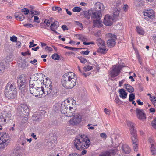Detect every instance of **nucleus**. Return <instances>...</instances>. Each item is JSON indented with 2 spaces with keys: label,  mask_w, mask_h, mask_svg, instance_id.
Masks as SVG:
<instances>
[{
  "label": "nucleus",
  "mask_w": 156,
  "mask_h": 156,
  "mask_svg": "<svg viewBox=\"0 0 156 156\" xmlns=\"http://www.w3.org/2000/svg\"><path fill=\"white\" fill-rule=\"evenodd\" d=\"M34 75L31 77L29 81V87L30 92L33 95L41 98L45 97L44 94V89L41 86L42 80H40L38 77Z\"/></svg>",
  "instance_id": "1"
},
{
  "label": "nucleus",
  "mask_w": 156,
  "mask_h": 156,
  "mask_svg": "<svg viewBox=\"0 0 156 156\" xmlns=\"http://www.w3.org/2000/svg\"><path fill=\"white\" fill-rule=\"evenodd\" d=\"M76 77L72 72L67 73L62 77L61 83L63 86L66 89H71L76 85Z\"/></svg>",
  "instance_id": "2"
},
{
  "label": "nucleus",
  "mask_w": 156,
  "mask_h": 156,
  "mask_svg": "<svg viewBox=\"0 0 156 156\" xmlns=\"http://www.w3.org/2000/svg\"><path fill=\"white\" fill-rule=\"evenodd\" d=\"M74 146L79 150L80 149L87 148L90 144V140L84 135H79L76 137L74 141Z\"/></svg>",
  "instance_id": "3"
},
{
  "label": "nucleus",
  "mask_w": 156,
  "mask_h": 156,
  "mask_svg": "<svg viewBox=\"0 0 156 156\" xmlns=\"http://www.w3.org/2000/svg\"><path fill=\"white\" fill-rule=\"evenodd\" d=\"M17 89L15 83L10 81L8 82L5 87V95L9 99H14L16 96Z\"/></svg>",
  "instance_id": "4"
},
{
  "label": "nucleus",
  "mask_w": 156,
  "mask_h": 156,
  "mask_svg": "<svg viewBox=\"0 0 156 156\" xmlns=\"http://www.w3.org/2000/svg\"><path fill=\"white\" fill-rule=\"evenodd\" d=\"M10 141L9 136L7 133H0V149L5 148L8 146Z\"/></svg>",
  "instance_id": "5"
},
{
  "label": "nucleus",
  "mask_w": 156,
  "mask_h": 156,
  "mask_svg": "<svg viewBox=\"0 0 156 156\" xmlns=\"http://www.w3.org/2000/svg\"><path fill=\"white\" fill-rule=\"evenodd\" d=\"M27 78L25 74H22L20 76L17 80V84L19 89L23 92L25 90V86L26 84Z\"/></svg>",
  "instance_id": "6"
},
{
  "label": "nucleus",
  "mask_w": 156,
  "mask_h": 156,
  "mask_svg": "<svg viewBox=\"0 0 156 156\" xmlns=\"http://www.w3.org/2000/svg\"><path fill=\"white\" fill-rule=\"evenodd\" d=\"M46 90H44V94L45 96H48L50 98H52L55 96L58 92L56 88L50 84L48 87H46Z\"/></svg>",
  "instance_id": "7"
},
{
  "label": "nucleus",
  "mask_w": 156,
  "mask_h": 156,
  "mask_svg": "<svg viewBox=\"0 0 156 156\" xmlns=\"http://www.w3.org/2000/svg\"><path fill=\"white\" fill-rule=\"evenodd\" d=\"M123 66L121 65H114L112 68L111 72V77H114L118 76L120 73V71Z\"/></svg>",
  "instance_id": "8"
},
{
  "label": "nucleus",
  "mask_w": 156,
  "mask_h": 156,
  "mask_svg": "<svg viewBox=\"0 0 156 156\" xmlns=\"http://www.w3.org/2000/svg\"><path fill=\"white\" fill-rule=\"evenodd\" d=\"M81 121V115L78 114L75 115L69 121L70 124L73 125H77L79 124Z\"/></svg>",
  "instance_id": "9"
},
{
  "label": "nucleus",
  "mask_w": 156,
  "mask_h": 156,
  "mask_svg": "<svg viewBox=\"0 0 156 156\" xmlns=\"http://www.w3.org/2000/svg\"><path fill=\"white\" fill-rule=\"evenodd\" d=\"M11 117L10 112L3 111L0 113V121L2 122H5L6 120H9Z\"/></svg>",
  "instance_id": "10"
},
{
  "label": "nucleus",
  "mask_w": 156,
  "mask_h": 156,
  "mask_svg": "<svg viewBox=\"0 0 156 156\" xmlns=\"http://www.w3.org/2000/svg\"><path fill=\"white\" fill-rule=\"evenodd\" d=\"M143 13L145 19H147V18H148L153 19L154 18V12L152 10H147L144 11L143 12Z\"/></svg>",
  "instance_id": "11"
},
{
  "label": "nucleus",
  "mask_w": 156,
  "mask_h": 156,
  "mask_svg": "<svg viewBox=\"0 0 156 156\" xmlns=\"http://www.w3.org/2000/svg\"><path fill=\"white\" fill-rule=\"evenodd\" d=\"M137 117L140 120H143L146 119V115L143 109H140L138 108L136 110Z\"/></svg>",
  "instance_id": "12"
},
{
  "label": "nucleus",
  "mask_w": 156,
  "mask_h": 156,
  "mask_svg": "<svg viewBox=\"0 0 156 156\" xmlns=\"http://www.w3.org/2000/svg\"><path fill=\"white\" fill-rule=\"evenodd\" d=\"M113 20L112 18L109 15L107 14L104 18L103 23L106 26H110L112 24Z\"/></svg>",
  "instance_id": "13"
},
{
  "label": "nucleus",
  "mask_w": 156,
  "mask_h": 156,
  "mask_svg": "<svg viewBox=\"0 0 156 156\" xmlns=\"http://www.w3.org/2000/svg\"><path fill=\"white\" fill-rule=\"evenodd\" d=\"M20 115L23 116L24 115L28 116L29 114V109L28 107L25 105H22L20 108Z\"/></svg>",
  "instance_id": "14"
},
{
  "label": "nucleus",
  "mask_w": 156,
  "mask_h": 156,
  "mask_svg": "<svg viewBox=\"0 0 156 156\" xmlns=\"http://www.w3.org/2000/svg\"><path fill=\"white\" fill-rule=\"evenodd\" d=\"M69 105L67 100H65L62 103L61 105V112L62 113L64 114L67 112V110L69 108Z\"/></svg>",
  "instance_id": "15"
},
{
  "label": "nucleus",
  "mask_w": 156,
  "mask_h": 156,
  "mask_svg": "<svg viewBox=\"0 0 156 156\" xmlns=\"http://www.w3.org/2000/svg\"><path fill=\"white\" fill-rule=\"evenodd\" d=\"M102 16V14L101 12L99 11H96L95 12L92 11L91 15V19L94 20H97L98 19H101V17Z\"/></svg>",
  "instance_id": "16"
},
{
  "label": "nucleus",
  "mask_w": 156,
  "mask_h": 156,
  "mask_svg": "<svg viewBox=\"0 0 156 156\" xmlns=\"http://www.w3.org/2000/svg\"><path fill=\"white\" fill-rule=\"evenodd\" d=\"M58 22L57 21H56L55 22L54 21L53 22L51 23V25L50 26L51 30L56 33H57V32L55 30L56 29L58 28Z\"/></svg>",
  "instance_id": "17"
},
{
  "label": "nucleus",
  "mask_w": 156,
  "mask_h": 156,
  "mask_svg": "<svg viewBox=\"0 0 156 156\" xmlns=\"http://www.w3.org/2000/svg\"><path fill=\"white\" fill-rule=\"evenodd\" d=\"M119 96L122 98L124 99L126 98L127 93L125 92L124 89H119Z\"/></svg>",
  "instance_id": "18"
},
{
  "label": "nucleus",
  "mask_w": 156,
  "mask_h": 156,
  "mask_svg": "<svg viewBox=\"0 0 156 156\" xmlns=\"http://www.w3.org/2000/svg\"><path fill=\"white\" fill-rule=\"evenodd\" d=\"M132 132L131 134L132 135L131 140L133 144L136 143L138 140L136 135V131H132Z\"/></svg>",
  "instance_id": "19"
},
{
  "label": "nucleus",
  "mask_w": 156,
  "mask_h": 156,
  "mask_svg": "<svg viewBox=\"0 0 156 156\" xmlns=\"http://www.w3.org/2000/svg\"><path fill=\"white\" fill-rule=\"evenodd\" d=\"M95 8L96 9L98 10V11L100 12L103 11L105 8L103 4L100 2L96 3Z\"/></svg>",
  "instance_id": "20"
},
{
  "label": "nucleus",
  "mask_w": 156,
  "mask_h": 156,
  "mask_svg": "<svg viewBox=\"0 0 156 156\" xmlns=\"http://www.w3.org/2000/svg\"><path fill=\"white\" fill-rule=\"evenodd\" d=\"M122 148L123 152L126 154H129L131 152L130 148L126 144H123Z\"/></svg>",
  "instance_id": "21"
},
{
  "label": "nucleus",
  "mask_w": 156,
  "mask_h": 156,
  "mask_svg": "<svg viewBox=\"0 0 156 156\" xmlns=\"http://www.w3.org/2000/svg\"><path fill=\"white\" fill-rule=\"evenodd\" d=\"M74 110L73 109H71L69 108L67 110V112L66 113H64L65 115L68 117H71L73 116L74 114Z\"/></svg>",
  "instance_id": "22"
},
{
  "label": "nucleus",
  "mask_w": 156,
  "mask_h": 156,
  "mask_svg": "<svg viewBox=\"0 0 156 156\" xmlns=\"http://www.w3.org/2000/svg\"><path fill=\"white\" fill-rule=\"evenodd\" d=\"M100 19L97 20H94L93 21V26L95 27H102V24L100 21Z\"/></svg>",
  "instance_id": "23"
},
{
  "label": "nucleus",
  "mask_w": 156,
  "mask_h": 156,
  "mask_svg": "<svg viewBox=\"0 0 156 156\" xmlns=\"http://www.w3.org/2000/svg\"><path fill=\"white\" fill-rule=\"evenodd\" d=\"M107 43L108 46L111 47L114 46L116 44L115 40L112 38L108 40Z\"/></svg>",
  "instance_id": "24"
},
{
  "label": "nucleus",
  "mask_w": 156,
  "mask_h": 156,
  "mask_svg": "<svg viewBox=\"0 0 156 156\" xmlns=\"http://www.w3.org/2000/svg\"><path fill=\"white\" fill-rule=\"evenodd\" d=\"M27 66L28 64H27V62L25 60H23L21 63L19 64L18 65L19 67L22 70L26 69Z\"/></svg>",
  "instance_id": "25"
},
{
  "label": "nucleus",
  "mask_w": 156,
  "mask_h": 156,
  "mask_svg": "<svg viewBox=\"0 0 156 156\" xmlns=\"http://www.w3.org/2000/svg\"><path fill=\"white\" fill-rule=\"evenodd\" d=\"M68 101V104L69 105V108L71 109H73L75 110V108L76 107V102L75 101H70L67 100Z\"/></svg>",
  "instance_id": "26"
},
{
  "label": "nucleus",
  "mask_w": 156,
  "mask_h": 156,
  "mask_svg": "<svg viewBox=\"0 0 156 156\" xmlns=\"http://www.w3.org/2000/svg\"><path fill=\"white\" fill-rule=\"evenodd\" d=\"M120 9L119 8H115L113 9V16L114 17H117L119 16Z\"/></svg>",
  "instance_id": "27"
},
{
  "label": "nucleus",
  "mask_w": 156,
  "mask_h": 156,
  "mask_svg": "<svg viewBox=\"0 0 156 156\" xmlns=\"http://www.w3.org/2000/svg\"><path fill=\"white\" fill-rule=\"evenodd\" d=\"M92 12V10H89L88 12L87 11H83L82 14L83 15L85 18L87 19H89L90 18V16H91Z\"/></svg>",
  "instance_id": "28"
},
{
  "label": "nucleus",
  "mask_w": 156,
  "mask_h": 156,
  "mask_svg": "<svg viewBox=\"0 0 156 156\" xmlns=\"http://www.w3.org/2000/svg\"><path fill=\"white\" fill-rule=\"evenodd\" d=\"M127 124L128 126L129 127V129L130 130L131 133L132 132H134V131H136V130L134 129V124L132 122L128 121L127 122Z\"/></svg>",
  "instance_id": "29"
},
{
  "label": "nucleus",
  "mask_w": 156,
  "mask_h": 156,
  "mask_svg": "<svg viewBox=\"0 0 156 156\" xmlns=\"http://www.w3.org/2000/svg\"><path fill=\"white\" fill-rule=\"evenodd\" d=\"M125 88L127 90L128 92L132 93L134 91V88L130 85L126 84L124 85Z\"/></svg>",
  "instance_id": "30"
},
{
  "label": "nucleus",
  "mask_w": 156,
  "mask_h": 156,
  "mask_svg": "<svg viewBox=\"0 0 156 156\" xmlns=\"http://www.w3.org/2000/svg\"><path fill=\"white\" fill-rule=\"evenodd\" d=\"M102 47H100L98 49V51L101 54H105L107 51L108 50L105 48V46H102Z\"/></svg>",
  "instance_id": "31"
},
{
  "label": "nucleus",
  "mask_w": 156,
  "mask_h": 156,
  "mask_svg": "<svg viewBox=\"0 0 156 156\" xmlns=\"http://www.w3.org/2000/svg\"><path fill=\"white\" fill-rule=\"evenodd\" d=\"M143 0H135L134 4L136 6H142L143 5Z\"/></svg>",
  "instance_id": "32"
},
{
  "label": "nucleus",
  "mask_w": 156,
  "mask_h": 156,
  "mask_svg": "<svg viewBox=\"0 0 156 156\" xmlns=\"http://www.w3.org/2000/svg\"><path fill=\"white\" fill-rule=\"evenodd\" d=\"M122 5V3L120 0H117L114 3V6L115 8H118L121 7Z\"/></svg>",
  "instance_id": "33"
},
{
  "label": "nucleus",
  "mask_w": 156,
  "mask_h": 156,
  "mask_svg": "<svg viewBox=\"0 0 156 156\" xmlns=\"http://www.w3.org/2000/svg\"><path fill=\"white\" fill-rule=\"evenodd\" d=\"M151 154L155 155L156 154V149L154 146L153 143H152L151 147Z\"/></svg>",
  "instance_id": "34"
},
{
  "label": "nucleus",
  "mask_w": 156,
  "mask_h": 156,
  "mask_svg": "<svg viewBox=\"0 0 156 156\" xmlns=\"http://www.w3.org/2000/svg\"><path fill=\"white\" fill-rule=\"evenodd\" d=\"M5 68L4 63L0 62V73H2L4 71Z\"/></svg>",
  "instance_id": "35"
},
{
  "label": "nucleus",
  "mask_w": 156,
  "mask_h": 156,
  "mask_svg": "<svg viewBox=\"0 0 156 156\" xmlns=\"http://www.w3.org/2000/svg\"><path fill=\"white\" fill-rule=\"evenodd\" d=\"M136 29L137 32L138 34L141 35H143L144 34V31L141 27H137Z\"/></svg>",
  "instance_id": "36"
},
{
  "label": "nucleus",
  "mask_w": 156,
  "mask_h": 156,
  "mask_svg": "<svg viewBox=\"0 0 156 156\" xmlns=\"http://www.w3.org/2000/svg\"><path fill=\"white\" fill-rule=\"evenodd\" d=\"M98 45L99 47V48L100 47H102L103 46H105V42L101 39H98Z\"/></svg>",
  "instance_id": "37"
},
{
  "label": "nucleus",
  "mask_w": 156,
  "mask_h": 156,
  "mask_svg": "<svg viewBox=\"0 0 156 156\" xmlns=\"http://www.w3.org/2000/svg\"><path fill=\"white\" fill-rule=\"evenodd\" d=\"M78 36V39L81 40L82 41H85L87 40V38L85 36L83 35H79Z\"/></svg>",
  "instance_id": "38"
},
{
  "label": "nucleus",
  "mask_w": 156,
  "mask_h": 156,
  "mask_svg": "<svg viewBox=\"0 0 156 156\" xmlns=\"http://www.w3.org/2000/svg\"><path fill=\"white\" fill-rule=\"evenodd\" d=\"M78 58L82 63H85L87 62L86 59L82 56L78 57Z\"/></svg>",
  "instance_id": "39"
},
{
  "label": "nucleus",
  "mask_w": 156,
  "mask_h": 156,
  "mask_svg": "<svg viewBox=\"0 0 156 156\" xmlns=\"http://www.w3.org/2000/svg\"><path fill=\"white\" fill-rule=\"evenodd\" d=\"M52 58L55 60H58L59 59V55L56 53H55L52 56Z\"/></svg>",
  "instance_id": "40"
},
{
  "label": "nucleus",
  "mask_w": 156,
  "mask_h": 156,
  "mask_svg": "<svg viewBox=\"0 0 156 156\" xmlns=\"http://www.w3.org/2000/svg\"><path fill=\"white\" fill-rule=\"evenodd\" d=\"M65 48L69 49L70 50H72V51H76V50H78L79 49H81V48H74V47H68L67 46H66L65 47Z\"/></svg>",
  "instance_id": "41"
},
{
  "label": "nucleus",
  "mask_w": 156,
  "mask_h": 156,
  "mask_svg": "<svg viewBox=\"0 0 156 156\" xmlns=\"http://www.w3.org/2000/svg\"><path fill=\"white\" fill-rule=\"evenodd\" d=\"M92 68V67L91 66H84L83 68V69L85 72H87L90 70Z\"/></svg>",
  "instance_id": "42"
},
{
  "label": "nucleus",
  "mask_w": 156,
  "mask_h": 156,
  "mask_svg": "<svg viewBox=\"0 0 156 156\" xmlns=\"http://www.w3.org/2000/svg\"><path fill=\"white\" fill-rule=\"evenodd\" d=\"M17 37L14 35L10 37V40L12 42H17Z\"/></svg>",
  "instance_id": "43"
},
{
  "label": "nucleus",
  "mask_w": 156,
  "mask_h": 156,
  "mask_svg": "<svg viewBox=\"0 0 156 156\" xmlns=\"http://www.w3.org/2000/svg\"><path fill=\"white\" fill-rule=\"evenodd\" d=\"M135 95L133 93H131L129 96V101H132L135 99Z\"/></svg>",
  "instance_id": "44"
},
{
  "label": "nucleus",
  "mask_w": 156,
  "mask_h": 156,
  "mask_svg": "<svg viewBox=\"0 0 156 156\" xmlns=\"http://www.w3.org/2000/svg\"><path fill=\"white\" fill-rule=\"evenodd\" d=\"M52 9L53 11H56L58 10V12H60V11H62V9L59 7H54L52 8Z\"/></svg>",
  "instance_id": "45"
},
{
  "label": "nucleus",
  "mask_w": 156,
  "mask_h": 156,
  "mask_svg": "<svg viewBox=\"0 0 156 156\" xmlns=\"http://www.w3.org/2000/svg\"><path fill=\"white\" fill-rule=\"evenodd\" d=\"M81 10V8L78 7H74L72 9V11L74 12H79Z\"/></svg>",
  "instance_id": "46"
},
{
  "label": "nucleus",
  "mask_w": 156,
  "mask_h": 156,
  "mask_svg": "<svg viewBox=\"0 0 156 156\" xmlns=\"http://www.w3.org/2000/svg\"><path fill=\"white\" fill-rule=\"evenodd\" d=\"M22 12H24V14L27 15L29 12V10L27 8H24L23 9H22Z\"/></svg>",
  "instance_id": "47"
},
{
  "label": "nucleus",
  "mask_w": 156,
  "mask_h": 156,
  "mask_svg": "<svg viewBox=\"0 0 156 156\" xmlns=\"http://www.w3.org/2000/svg\"><path fill=\"white\" fill-rule=\"evenodd\" d=\"M133 148L135 151H137L138 150V145L137 143L133 144Z\"/></svg>",
  "instance_id": "48"
},
{
  "label": "nucleus",
  "mask_w": 156,
  "mask_h": 156,
  "mask_svg": "<svg viewBox=\"0 0 156 156\" xmlns=\"http://www.w3.org/2000/svg\"><path fill=\"white\" fill-rule=\"evenodd\" d=\"M151 124L152 126L156 129V118L153 120Z\"/></svg>",
  "instance_id": "49"
},
{
  "label": "nucleus",
  "mask_w": 156,
  "mask_h": 156,
  "mask_svg": "<svg viewBox=\"0 0 156 156\" xmlns=\"http://www.w3.org/2000/svg\"><path fill=\"white\" fill-rule=\"evenodd\" d=\"M44 23H45L46 25L47 26H49L50 24L51 25V21L50 20H45L44 21Z\"/></svg>",
  "instance_id": "50"
},
{
  "label": "nucleus",
  "mask_w": 156,
  "mask_h": 156,
  "mask_svg": "<svg viewBox=\"0 0 156 156\" xmlns=\"http://www.w3.org/2000/svg\"><path fill=\"white\" fill-rule=\"evenodd\" d=\"M19 16H20L19 17V20L20 21L23 20L25 18L24 16L21 13L20 14Z\"/></svg>",
  "instance_id": "51"
},
{
  "label": "nucleus",
  "mask_w": 156,
  "mask_h": 156,
  "mask_svg": "<svg viewBox=\"0 0 156 156\" xmlns=\"http://www.w3.org/2000/svg\"><path fill=\"white\" fill-rule=\"evenodd\" d=\"M76 24L80 28H83V25L79 21H76L75 22Z\"/></svg>",
  "instance_id": "52"
},
{
  "label": "nucleus",
  "mask_w": 156,
  "mask_h": 156,
  "mask_svg": "<svg viewBox=\"0 0 156 156\" xmlns=\"http://www.w3.org/2000/svg\"><path fill=\"white\" fill-rule=\"evenodd\" d=\"M115 101L116 103L118 104H119L121 102V101L119 99L118 96L116 97L115 98Z\"/></svg>",
  "instance_id": "53"
},
{
  "label": "nucleus",
  "mask_w": 156,
  "mask_h": 156,
  "mask_svg": "<svg viewBox=\"0 0 156 156\" xmlns=\"http://www.w3.org/2000/svg\"><path fill=\"white\" fill-rule=\"evenodd\" d=\"M39 18L38 17L35 16L34 18V21L37 23H39L40 21L39 20Z\"/></svg>",
  "instance_id": "54"
},
{
  "label": "nucleus",
  "mask_w": 156,
  "mask_h": 156,
  "mask_svg": "<svg viewBox=\"0 0 156 156\" xmlns=\"http://www.w3.org/2000/svg\"><path fill=\"white\" fill-rule=\"evenodd\" d=\"M89 52H90V51H89L87 50L85 51H82L81 52V54H83L84 55H87L89 54Z\"/></svg>",
  "instance_id": "55"
},
{
  "label": "nucleus",
  "mask_w": 156,
  "mask_h": 156,
  "mask_svg": "<svg viewBox=\"0 0 156 156\" xmlns=\"http://www.w3.org/2000/svg\"><path fill=\"white\" fill-rule=\"evenodd\" d=\"M45 49L46 50H48L49 51H53V49L52 48L48 46H46L45 48Z\"/></svg>",
  "instance_id": "56"
},
{
  "label": "nucleus",
  "mask_w": 156,
  "mask_h": 156,
  "mask_svg": "<svg viewBox=\"0 0 156 156\" xmlns=\"http://www.w3.org/2000/svg\"><path fill=\"white\" fill-rule=\"evenodd\" d=\"M61 27L62 29L64 31L67 30H68L67 27L66 25H62Z\"/></svg>",
  "instance_id": "57"
},
{
  "label": "nucleus",
  "mask_w": 156,
  "mask_h": 156,
  "mask_svg": "<svg viewBox=\"0 0 156 156\" xmlns=\"http://www.w3.org/2000/svg\"><path fill=\"white\" fill-rule=\"evenodd\" d=\"M109 36L113 38L115 40L117 39L116 38V36L114 34H109Z\"/></svg>",
  "instance_id": "58"
},
{
  "label": "nucleus",
  "mask_w": 156,
  "mask_h": 156,
  "mask_svg": "<svg viewBox=\"0 0 156 156\" xmlns=\"http://www.w3.org/2000/svg\"><path fill=\"white\" fill-rule=\"evenodd\" d=\"M24 26L26 27H29L30 28L32 27H33V26L32 24H30L29 23L25 24L24 25Z\"/></svg>",
  "instance_id": "59"
},
{
  "label": "nucleus",
  "mask_w": 156,
  "mask_h": 156,
  "mask_svg": "<svg viewBox=\"0 0 156 156\" xmlns=\"http://www.w3.org/2000/svg\"><path fill=\"white\" fill-rule=\"evenodd\" d=\"M16 44V47L18 48H19L20 47L21 43L20 41H17Z\"/></svg>",
  "instance_id": "60"
},
{
  "label": "nucleus",
  "mask_w": 156,
  "mask_h": 156,
  "mask_svg": "<svg viewBox=\"0 0 156 156\" xmlns=\"http://www.w3.org/2000/svg\"><path fill=\"white\" fill-rule=\"evenodd\" d=\"M137 59L139 61V62L140 64L141 65L142 64V59L140 58V56L138 55L137 56Z\"/></svg>",
  "instance_id": "61"
},
{
  "label": "nucleus",
  "mask_w": 156,
  "mask_h": 156,
  "mask_svg": "<svg viewBox=\"0 0 156 156\" xmlns=\"http://www.w3.org/2000/svg\"><path fill=\"white\" fill-rule=\"evenodd\" d=\"M22 154L21 152L17 151V152L15 154L14 156H22Z\"/></svg>",
  "instance_id": "62"
},
{
  "label": "nucleus",
  "mask_w": 156,
  "mask_h": 156,
  "mask_svg": "<svg viewBox=\"0 0 156 156\" xmlns=\"http://www.w3.org/2000/svg\"><path fill=\"white\" fill-rule=\"evenodd\" d=\"M128 8V5H124L123 7L124 10L125 11H127Z\"/></svg>",
  "instance_id": "63"
},
{
  "label": "nucleus",
  "mask_w": 156,
  "mask_h": 156,
  "mask_svg": "<svg viewBox=\"0 0 156 156\" xmlns=\"http://www.w3.org/2000/svg\"><path fill=\"white\" fill-rule=\"evenodd\" d=\"M105 112L107 114H110V111L106 108H105L104 109Z\"/></svg>",
  "instance_id": "64"
}]
</instances>
